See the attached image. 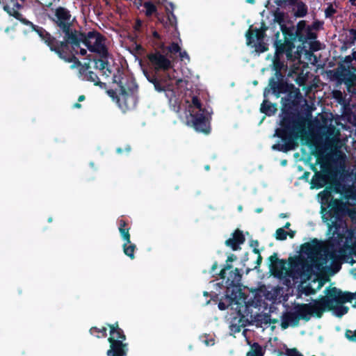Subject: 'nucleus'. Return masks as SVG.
I'll use <instances>...</instances> for the list:
<instances>
[{"instance_id": "nucleus-52", "label": "nucleus", "mask_w": 356, "mask_h": 356, "mask_svg": "<svg viewBox=\"0 0 356 356\" xmlns=\"http://www.w3.org/2000/svg\"><path fill=\"white\" fill-rule=\"evenodd\" d=\"M302 291L306 296H309L312 294H314L316 293V290L313 289L310 284H307V286H305L303 288Z\"/></svg>"}, {"instance_id": "nucleus-47", "label": "nucleus", "mask_w": 356, "mask_h": 356, "mask_svg": "<svg viewBox=\"0 0 356 356\" xmlns=\"http://www.w3.org/2000/svg\"><path fill=\"white\" fill-rule=\"evenodd\" d=\"M275 3L277 6L283 8L286 6H293L296 0H275Z\"/></svg>"}, {"instance_id": "nucleus-36", "label": "nucleus", "mask_w": 356, "mask_h": 356, "mask_svg": "<svg viewBox=\"0 0 356 356\" xmlns=\"http://www.w3.org/2000/svg\"><path fill=\"white\" fill-rule=\"evenodd\" d=\"M89 332L91 335H93L97 338H103L107 336V329L105 327H102L101 328L92 327Z\"/></svg>"}, {"instance_id": "nucleus-38", "label": "nucleus", "mask_w": 356, "mask_h": 356, "mask_svg": "<svg viewBox=\"0 0 356 356\" xmlns=\"http://www.w3.org/2000/svg\"><path fill=\"white\" fill-rule=\"evenodd\" d=\"M167 19L165 22V27H176L177 26V17L172 11H169L167 8Z\"/></svg>"}, {"instance_id": "nucleus-27", "label": "nucleus", "mask_w": 356, "mask_h": 356, "mask_svg": "<svg viewBox=\"0 0 356 356\" xmlns=\"http://www.w3.org/2000/svg\"><path fill=\"white\" fill-rule=\"evenodd\" d=\"M118 229L121 235V237L124 241L130 243L131 236L129 234L130 227H128L127 222L124 219H120L118 220Z\"/></svg>"}, {"instance_id": "nucleus-12", "label": "nucleus", "mask_w": 356, "mask_h": 356, "mask_svg": "<svg viewBox=\"0 0 356 356\" xmlns=\"http://www.w3.org/2000/svg\"><path fill=\"white\" fill-rule=\"evenodd\" d=\"M336 76L339 80L347 84H351L356 81V63H346L343 61L339 63L336 72Z\"/></svg>"}, {"instance_id": "nucleus-53", "label": "nucleus", "mask_w": 356, "mask_h": 356, "mask_svg": "<svg viewBox=\"0 0 356 356\" xmlns=\"http://www.w3.org/2000/svg\"><path fill=\"white\" fill-rule=\"evenodd\" d=\"M250 245L252 248H253V250H252V252L254 253V254H259V250L258 249V247H259V241L257 240H251L250 242Z\"/></svg>"}, {"instance_id": "nucleus-59", "label": "nucleus", "mask_w": 356, "mask_h": 356, "mask_svg": "<svg viewBox=\"0 0 356 356\" xmlns=\"http://www.w3.org/2000/svg\"><path fill=\"white\" fill-rule=\"evenodd\" d=\"M107 93L110 97H111L113 100H116V102L118 103V99H120V97L118 96L115 90L111 89L108 90H107Z\"/></svg>"}, {"instance_id": "nucleus-2", "label": "nucleus", "mask_w": 356, "mask_h": 356, "mask_svg": "<svg viewBox=\"0 0 356 356\" xmlns=\"http://www.w3.org/2000/svg\"><path fill=\"white\" fill-rule=\"evenodd\" d=\"M353 299V293L342 292L336 287H331L327 289L326 296L314 300L313 303H302L300 305L307 317L306 318L309 321L312 316L320 318L325 310L334 309L335 304L339 305L351 302Z\"/></svg>"}, {"instance_id": "nucleus-18", "label": "nucleus", "mask_w": 356, "mask_h": 356, "mask_svg": "<svg viewBox=\"0 0 356 356\" xmlns=\"http://www.w3.org/2000/svg\"><path fill=\"white\" fill-rule=\"evenodd\" d=\"M120 95V99H118V104L124 113L135 106V99L132 95L127 91L126 88L122 87Z\"/></svg>"}, {"instance_id": "nucleus-46", "label": "nucleus", "mask_w": 356, "mask_h": 356, "mask_svg": "<svg viewBox=\"0 0 356 356\" xmlns=\"http://www.w3.org/2000/svg\"><path fill=\"white\" fill-rule=\"evenodd\" d=\"M192 106L195 108L198 109L197 112L204 111V110L202 109V103L200 102V99L197 96H193L192 97Z\"/></svg>"}, {"instance_id": "nucleus-3", "label": "nucleus", "mask_w": 356, "mask_h": 356, "mask_svg": "<svg viewBox=\"0 0 356 356\" xmlns=\"http://www.w3.org/2000/svg\"><path fill=\"white\" fill-rule=\"evenodd\" d=\"M77 42L70 43L73 48L80 47L81 43H83L91 52L102 51V58H92L88 55L87 58L89 61L93 60L95 63V68L98 69L103 72V75L109 76L112 71L109 68V63L106 60L108 51L104 44H102L104 37L102 34L97 31H89L87 34L78 31L75 33Z\"/></svg>"}, {"instance_id": "nucleus-32", "label": "nucleus", "mask_w": 356, "mask_h": 356, "mask_svg": "<svg viewBox=\"0 0 356 356\" xmlns=\"http://www.w3.org/2000/svg\"><path fill=\"white\" fill-rule=\"evenodd\" d=\"M237 257L235 254H231L230 255H229L227 257V263L228 262H232L235 260H236ZM232 269V266L231 264H227L224 268L222 269H221V270L220 271L219 273V277L220 279H222V280H225L226 278V276H227V271L228 270H231Z\"/></svg>"}, {"instance_id": "nucleus-28", "label": "nucleus", "mask_w": 356, "mask_h": 356, "mask_svg": "<svg viewBox=\"0 0 356 356\" xmlns=\"http://www.w3.org/2000/svg\"><path fill=\"white\" fill-rule=\"evenodd\" d=\"M293 6H296L294 11V16L296 17H304L308 13L307 6L302 1L296 0V3Z\"/></svg>"}, {"instance_id": "nucleus-58", "label": "nucleus", "mask_w": 356, "mask_h": 356, "mask_svg": "<svg viewBox=\"0 0 356 356\" xmlns=\"http://www.w3.org/2000/svg\"><path fill=\"white\" fill-rule=\"evenodd\" d=\"M348 311V307L345 306H341L340 309L337 311V316L339 317L342 316L346 314Z\"/></svg>"}, {"instance_id": "nucleus-55", "label": "nucleus", "mask_w": 356, "mask_h": 356, "mask_svg": "<svg viewBox=\"0 0 356 356\" xmlns=\"http://www.w3.org/2000/svg\"><path fill=\"white\" fill-rule=\"evenodd\" d=\"M353 60L356 63V51H354L352 55L346 56L343 59V62L346 63H352Z\"/></svg>"}, {"instance_id": "nucleus-63", "label": "nucleus", "mask_w": 356, "mask_h": 356, "mask_svg": "<svg viewBox=\"0 0 356 356\" xmlns=\"http://www.w3.org/2000/svg\"><path fill=\"white\" fill-rule=\"evenodd\" d=\"M20 22H22L24 24L31 26L33 29V25H34L32 22L29 21L28 19L23 18L22 16L21 17V19H19Z\"/></svg>"}, {"instance_id": "nucleus-34", "label": "nucleus", "mask_w": 356, "mask_h": 356, "mask_svg": "<svg viewBox=\"0 0 356 356\" xmlns=\"http://www.w3.org/2000/svg\"><path fill=\"white\" fill-rule=\"evenodd\" d=\"M162 49L166 50L168 53L170 54L169 58L173 59V55H176L177 54H179V52L181 50V47L179 46V44L177 42H172L169 46L164 47V45H162Z\"/></svg>"}, {"instance_id": "nucleus-40", "label": "nucleus", "mask_w": 356, "mask_h": 356, "mask_svg": "<svg viewBox=\"0 0 356 356\" xmlns=\"http://www.w3.org/2000/svg\"><path fill=\"white\" fill-rule=\"evenodd\" d=\"M250 47L255 48L257 53H264L268 50L267 44L263 42V40L258 41L257 43L254 42Z\"/></svg>"}, {"instance_id": "nucleus-16", "label": "nucleus", "mask_w": 356, "mask_h": 356, "mask_svg": "<svg viewBox=\"0 0 356 356\" xmlns=\"http://www.w3.org/2000/svg\"><path fill=\"white\" fill-rule=\"evenodd\" d=\"M110 348L106 351L107 356H127L128 353V344L122 340L108 337Z\"/></svg>"}, {"instance_id": "nucleus-7", "label": "nucleus", "mask_w": 356, "mask_h": 356, "mask_svg": "<svg viewBox=\"0 0 356 356\" xmlns=\"http://www.w3.org/2000/svg\"><path fill=\"white\" fill-rule=\"evenodd\" d=\"M147 79L152 83L155 90L159 92H164L166 97L171 102L175 97V91L172 83L173 78L169 74L157 76L154 74H149L145 72Z\"/></svg>"}, {"instance_id": "nucleus-22", "label": "nucleus", "mask_w": 356, "mask_h": 356, "mask_svg": "<svg viewBox=\"0 0 356 356\" xmlns=\"http://www.w3.org/2000/svg\"><path fill=\"white\" fill-rule=\"evenodd\" d=\"M321 250V245L317 238L311 242L305 243L301 245V251L308 257L317 254Z\"/></svg>"}, {"instance_id": "nucleus-61", "label": "nucleus", "mask_w": 356, "mask_h": 356, "mask_svg": "<svg viewBox=\"0 0 356 356\" xmlns=\"http://www.w3.org/2000/svg\"><path fill=\"white\" fill-rule=\"evenodd\" d=\"M356 42V39L355 38H353V36H350L347 38V40H346V44H349L350 46H352L353 44H355Z\"/></svg>"}, {"instance_id": "nucleus-15", "label": "nucleus", "mask_w": 356, "mask_h": 356, "mask_svg": "<svg viewBox=\"0 0 356 356\" xmlns=\"http://www.w3.org/2000/svg\"><path fill=\"white\" fill-rule=\"evenodd\" d=\"M35 31L40 38L44 41V42L49 47L50 50L54 52H56L60 48V42L56 39V37L52 36L49 32H47L44 28L33 25V29Z\"/></svg>"}, {"instance_id": "nucleus-44", "label": "nucleus", "mask_w": 356, "mask_h": 356, "mask_svg": "<svg viewBox=\"0 0 356 356\" xmlns=\"http://www.w3.org/2000/svg\"><path fill=\"white\" fill-rule=\"evenodd\" d=\"M323 22L315 20L312 22L311 25L307 24V27L311 30V31H318L323 29Z\"/></svg>"}, {"instance_id": "nucleus-43", "label": "nucleus", "mask_w": 356, "mask_h": 356, "mask_svg": "<svg viewBox=\"0 0 356 356\" xmlns=\"http://www.w3.org/2000/svg\"><path fill=\"white\" fill-rule=\"evenodd\" d=\"M288 232L284 228H278L275 232V238L279 241H284L286 239Z\"/></svg>"}, {"instance_id": "nucleus-14", "label": "nucleus", "mask_w": 356, "mask_h": 356, "mask_svg": "<svg viewBox=\"0 0 356 356\" xmlns=\"http://www.w3.org/2000/svg\"><path fill=\"white\" fill-rule=\"evenodd\" d=\"M269 270L271 273L279 278L286 277L287 271V262L285 259H280L277 257V253L274 252L268 257Z\"/></svg>"}, {"instance_id": "nucleus-10", "label": "nucleus", "mask_w": 356, "mask_h": 356, "mask_svg": "<svg viewBox=\"0 0 356 356\" xmlns=\"http://www.w3.org/2000/svg\"><path fill=\"white\" fill-rule=\"evenodd\" d=\"M149 66L154 70L155 72H165L173 68L172 61L164 55L159 50H154L147 54Z\"/></svg>"}, {"instance_id": "nucleus-23", "label": "nucleus", "mask_w": 356, "mask_h": 356, "mask_svg": "<svg viewBox=\"0 0 356 356\" xmlns=\"http://www.w3.org/2000/svg\"><path fill=\"white\" fill-rule=\"evenodd\" d=\"M273 70H275L274 76L270 77V79H273L275 81H285L284 79V76L283 75L282 70L284 67V61L280 60V56H275L274 57L273 61Z\"/></svg>"}, {"instance_id": "nucleus-24", "label": "nucleus", "mask_w": 356, "mask_h": 356, "mask_svg": "<svg viewBox=\"0 0 356 356\" xmlns=\"http://www.w3.org/2000/svg\"><path fill=\"white\" fill-rule=\"evenodd\" d=\"M229 275L226 280V284L229 286H235L239 284L242 275L238 268H236L234 270H229Z\"/></svg>"}, {"instance_id": "nucleus-56", "label": "nucleus", "mask_w": 356, "mask_h": 356, "mask_svg": "<svg viewBox=\"0 0 356 356\" xmlns=\"http://www.w3.org/2000/svg\"><path fill=\"white\" fill-rule=\"evenodd\" d=\"M278 322L276 318H271L270 315H266L264 317V323L266 324H275Z\"/></svg>"}, {"instance_id": "nucleus-5", "label": "nucleus", "mask_w": 356, "mask_h": 356, "mask_svg": "<svg viewBox=\"0 0 356 356\" xmlns=\"http://www.w3.org/2000/svg\"><path fill=\"white\" fill-rule=\"evenodd\" d=\"M282 34L284 36L287 35L294 43L298 42L300 44L297 48L301 50V52L305 48V44L308 43L309 40H316L318 37L316 32L311 31L308 29L305 20L299 21L296 26L284 28L282 30Z\"/></svg>"}, {"instance_id": "nucleus-45", "label": "nucleus", "mask_w": 356, "mask_h": 356, "mask_svg": "<svg viewBox=\"0 0 356 356\" xmlns=\"http://www.w3.org/2000/svg\"><path fill=\"white\" fill-rule=\"evenodd\" d=\"M309 49L312 51H317L321 49V43L316 40H309L308 43Z\"/></svg>"}, {"instance_id": "nucleus-31", "label": "nucleus", "mask_w": 356, "mask_h": 356, "mask_svg": "<svg viewBox=\"0 0 356 356\" xmlns=\"http://www.w3.org/2000/svg\"><path fill=\"white\" fill-rule=\"evenodd\" d=\"M265 350L257 342L250 346V350L247 353L246 356H264Z\"/></svg>"}, {"instance_id": "nucleus-50", "label": "nucleus", "mask_w": 356, "mask_h": 356, "mask_svg": "<svg viewBox=\"0 0 356 356\" xmlns=\"http://www.w3.org/2000/svg\"><path fill=\"white\" fill-rule=\"evenodd\" d=\"M131 150V147L129 145H126L124 147H118L116 149V152L119 154H122L124 153L129 154Z\"/></svg>"}, {"instance_id": "nucleus-57", "label": "nucleus", "mask_w": 356, "mask_h": 356, "mask_svg": "<svg viewBox=\"0 0 356 356\" xmlns=\"http://www.w3.org/2000/svg\"><path fill=\"white\" fill-rule=\"evenodd\" d=\"M142 26L143 22L140 19H137L134 26V31L137 32H140Z\"/></svg>"}, {"instance_id": "nucleus-48", "label": "nucleus", "mask_w": 356, "mask_h": 356, "mask_svg": "<svg viewBox=\"0 0 356 356\" xmlns=\"http://www.w3.org/2000/svg\"><path fill=\"white\" fill-rule=\"evenodd\" d=\"M200 339H201L202 342L207 346H211L215 344L214 339L212 337L209 338V335L205 334L204 336H202L200 337Z\"/></svg>"}, {"instance_id": "nucleus-19", "label": "nucleus", "mask_w": 356, "mask_h": 356, "mask_svg": "<svg viewBox=\"0 0 356 356\" xmlns=\"http://www.w3.org/2000/svg\"><path fill=\"white\" fill-rule=\"evenodd\" d=\"M232 237L225 241V245L227 247L231 248L234 251H236L241 249L240 245L243 244L245 238L241 230L236 229L232 234Z\"/></svg>"}, {"instance_id": "nucleus-37", "label": "nucleus", "mask_w": 356, "mask_h": 356, "mask_svg": "<svg viewBox=\"0 0 356 356\" xmlns=\"http://www.w3.org/2000/svg\"><path fill=\"white\" fill-rule=\"evenodd\" d=\"M122 74L123 72L120 70V67L117 68V73L113 74V82L118 84L120 91L122 90V87L125 88L123 82H122Z\"/></svg>"}, {"instance_id": "nucleus-54", "label": "nucleus", "mask_w": 356, "mask_h": 356, "mask_svg": "<svg viewBox=\"0 0 356 356\" xmlns=\"http://www.w3.org/2000/svg\"><path fill=\"white\" fill-rule=\"evenodd\" d=\"M346 337L350 341H356V330L354 332H353L350 330H346Z\"/></svg>"}, {"instance_id": "nucleus-20", "label": "nucleus", "mask_w": 356, "mask_h": 356, "mask_svg": "<svg viewBox=\"0 0 356 356\" xmlns=\"http://www.w3.org/2000/svg\"><path fill=\"white\" fill-rule=\"evenodd\" d=\"M267 28L264 26L262 29H252V26L245 33L246 44L248 46L252 45L254 42L256 38L258 41L263 40L265 36V31Z\"/></svg>"}, {"instance_id": "nucleus-30", "label": "nucleus", "mask_w": 356, "mask_h": 356, "mask_svg": "<svg viewBox=\"0 0 356 356\" xmlns=\"http://www.w3.org/2000/svg\"><path fill=\"white\" fill-rule=\"evenodd\" d=\"M274 22L277 23L280 26V29H284V28H289L285 24V13L281 11L278 8L273 12Z\"/></svg>"}, {"instance_id": "nucleus-64", "label": "nucleus", "mask_w": 356, "mask_h": 356, "mask_svg": "<svg viewBox=\"0 0 356 356\" xmlns=\"http://www.w3.org/2000/svg\"><path fill=\"white\" fill-rule=\"evenodd\" d=\"M257 254L258 255V257H257V259L256 261L257 266H255V268L261 265V264L262 262V259H263L261 255L260 254V252Z\"/></svg>"}, {"instance_id": "nucleus-60", "label": "nucleus", "mask_w": 356, "mask_h": 356, "mask_svg": "<svg viewBox=\"0 0 356 356\" xmlns=\"http://www.w3.org/2000/svg\"><path fill=\"white\" fill-rule=\"evenodd\" d=\"M179 56L181 60H184L185 58H186L188 60L190 59L189 56L187 54V52L186 51H181V49L179 52Z\"/></svg>"}, {"instance_id": "nucleus-25", "label": "nucleus", "mask_w": 356, "mask_h": 356, "mask_svg": "<svg viewBox=\"0 0 356 356\" xmlns=\"http://www.w3.org/2000/svg\"><path fill=\"white\" fill-rule=\"evenodd\" d=\"M106 325L110 328L109 337H113L114 339L122 340V341H124L126 340V336L123 330L120 328L118 322L114 324L107 323Z\"/></svg>"}, {"instance_id": "nucleus-49", "label": "nucleus", "mask_w": 356, "mask_h": 356, "mask_svg": "<svg viewBox=\"0 0 356 356\" xmlns=\"http://www.w3.org/2000/svg\"><path fill=\"white\" fill-rule=\"evenodd\" d=\"M286 355L287 356H303L296 348H286Z\"/></svg>"}, {"instance_id": "nucleus-1", "label": "nucleus", "mask_w": 356, "mask_h": 356, "mask_svg": "<svg viewBox=\"0 0 356 356\" xmlns=\"http://www.w3.org/2000/svg\"><path fill=\"white\" fill-rule=\"evenodd\" d=\"M270 91L277 98L281 94H286V96L282 98L283 108L280 127L276 129L275 134L280 140L274 144L272 149L286 153L298 147L297 140L304 128V119L292 111L293 108L299 104L301 94L293 84L289 83L286 81H275L273 79H269L268 87L265 88L264 90V97H266Z\"/></svg>"}, {"instance_id": "nucleus-33", "label": "nucleus", "mask_w": 356, "mask_h": 356, "mask_svg": "<svg viewBox=\"0 0 356 356\" xmlns=\"http://www.w3.org/2000/svg\"><path fill=\"white\" fill-rule=\"evenodd\" d=\"M124 253L129 257L131 259H134L135 258L134 252L136 249V245L130 243H127V241L122 245Z\"/></svg>"}, {"instance_id": "nucleus-62", "label": "nucleus", "mask_w": 356, "mask_h": 356, "mask_svg": "<svg viewBox=\"0 0 356 356\" xmlns=\"http://www.w3.org/2000/svg\"><path fill=\"white\" fill-rule=\"evenodd\" d=\"M218 307L220 310L222 311V310H225L228 307V305H227L226 303H225L222 301H220L218 302Z\"/></svg>"}, {"instance_id": "nucleus-39", "label": "nucleus", "mask_w": 356, "mask_h": 356, "mask_svg": "<svg viewBox=\"0 0 356 356\" xmlns=\"http://www.w3.org/2000/svg\"><path fill=\"white\" fill-rule=\"evenodd\" d=\"M143 6L145 8V15L147 17L152 16L157 11L156 6L150 1L145 2Z\"/></svg>"}, {"instance_id": "nucleus-4", "label": "nucleus", "mask_w": 356, "mask_h": 356, "mask_svg": "<svg viewBox=\"0 0 356 356\" xmlns=\"http://www.w3.org/2000/svg\"><path fill=\"white\" fill-rule=\"evenodd\" d=\"M51 20L56 29L57 33L63 38L59 43L61 47H66L67 43L77 42L75 36L76 30L73 29L74 19L67 8L62 6L56 8Z\"/></svg>"}, {"instance_id": "nucleus-29", "label": "nucleus", "mask_w": 356, "mask_h": 356, "mask_svg": "<svg viewBox=\"0 0 356 356\" xmlns=\"http://www.w3.org/2000/svg\"><path fill=\"white\" fill-rule=\"evenodd\" d=\"M239 318H234L230 325V330L233 333H238L241 332V328L245 327L246 324L244 321V316L239 313Z\"/></svg>"}, {"instance_id": "nucleus-51", "label": "nucleus", "mask_w": 356, "mask_h": 356, "mask_svg": "<svg viewBox=\"0 0 356 356\" xmlns=\"http://www.w3.org/2000/svg\"><path fill=\"white\" fill-rule=\"evenodd\" d=\"M90 62L85 63L83 64L81 63V67L79 68V72L81 75L85 74L86 72L90 71Z\"/></svg>"}, {"instance_id": "nucleus-41", "label": "nucleus", "mask_w": 356, "mask_h": 356, "mask_svg": "<svg viewBox=\"0 0 356 356\" xmlns=\"http://www.w3.org/2000/svg\"><path fill=\"white\" fill-rule=\"evenodd\" d=\"M3 9L9 14V15L13 16L17 19H21L22 14L14 8H10L7 5L3 7Z\"/></svg>"}, {"instance_id": "nucleus-21", "label": "nucleus", "mask_w": 356, "mask_h": 356, "mask_svg": "<svg viewBox=\"0 0 356 356\" xmlns=\"http://www.w3.org/2000/svg\"><path fill=\"white\" fill-rule=\"evenodd\" d=\"M287 76L293 79L300 86H303L305 84L306 77L300 65H292L289 68Z\"/></svg>"}, {"instance_id": "nucleus-17", "label": "nucleus", "mask_w": 356, "mask_h": 356, "mask_svg": "<svg viewBox=\"0 0 356 356\" xmlns=\"http://www.w3.org/2000/svg\"><path fill=\"white\" fill-rule=\"evenodd\" d=\"M70 45H71L70 43H67L66 47H61L60 45V48L56 51V54L60 59L65 60L66 63H73L71 66L72 68H74L76 67H79L80 68L81 63L72 53Z\"/></svg>"}, {"instance_id": "nucleus-26", "label": "nucleus", "mask_w": 356, "mask_h": 356, "mask_svg": "<svg viewBox=\"0 0 356 356\" xmlns=\"http://www.w3.org/2000/svg\"><path fill=\"white\" fill-rule=\"evenodd\" d=\"M266 97H264L262 103L260 106V112L264 113L268 116L274 115L277 111V107L275 104H272Z\"/></svg>"}, {"instance_id": "nucleus-13", "label": "nucleus", "mask_w": 356, "mask_h": 356, "mask_svg": "<svg viewBox=\"0 0 356 356\" xmlns=\"http://www.w3.org/2000/svg\"><path fill=\"white\" fill-rule=\"evenodd\" d=\"M191 116L193 127L196 131L204 134L210 133V122L209 118L204 115V111L194 113V111H192Z\"/></svg>"}, {"instance_id": "nucleus-35", "label": "nucleus", "mask_w": 356, "mask_h": 356, "mask_svg": "<svg viewBox=\"0 0 356 356\" xmlns=\"http://www.w3.org/2000/svg\"><path fill=\"white\" fill-rule=\"evenodd\" d=\"M83 76L84 80L93 82L95 86H102V84L98 76L92 71L87 72Z\"/></svg>"}, {"instance_id": "nucleus-6", "label": "nucleus", "mask_w": 356, "mask_h": 356, "mask_svg": "<svg viewBox=\"0 0 356 356\" xmlns=\"http://www.w3.org/2000/svg\"><path fill=\"white\" fill-rule=\"evenodd\" d=\"M288 264L289 267L286 271V277L293 279L300 277L304 281H307L314 273L312 266L300 257H290Z\"/></svg>"}, {"instance_id": "nucleus-9", "label": "nucleus", "mask_w": 356, "mask_h": 356, "mask_svg": "<svg viewBox=\"0 0 356 356\" xmlns=\"http://www.w3.org/2000/svg\"><path fill=\"white\" fill-rule=\"evenodd\" d=\"M327 211L323 214L322 218L326 222L330 227H338L337 221L340 220L343 214L344 204L341 200L331 198L327 204Z\"/></svg>"}, {"instance_id": "nucleus-11", "label": "nucleus", "mask_w": 356, "mask_h": 356, "mask_svg": "<svg viewBox=\"0 0 356 356\" xmlns=\"http://www.w3.org/2000/svg\"><path fill=\"white\" fill-rule=\"evenodd\" d=\"M306 318L301 305L298 304L295 307V312H285L283 313L280 326L282 330H286L290 325L297 327L300 320L307 321Z\"/></svg>"}, {"instance_id": "nucleus-42", "label": "nucleus", "mask_w": 356, "mask_h": 356, "mask_svg": "<svg viewBox=\"0 0 356 356\" xmlns=\"http://www.w3.org/2000/svg\"><path fill=\"white\" fill-rule=\"evenodd\" d=\"M337 13V10L333 7V4L332 3H329L327 7L325 10V17L326 18H332Z\"/></svg>"}, {"instance_id": "nucleus-8", "label": "nucleus", "mask_w": 356, "mask_h": 356, "mask_svg": "<svg viewBox=\"0 0 356 356\" xmlns=\"http://www.w3.org/2000/svg\"><path fill=\"white\" fill-rule=\"evenodd\" d=\"M276 40L274 42L275 48V56H282L285 54L287 59L291 61H300L301 58V50L297 49L293 51L295 49V44L292 40H291L287 35L284 36V40L278 39L280 33L277 32L275 34Z\"/></svg>"}]
</instances>
